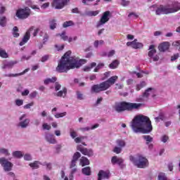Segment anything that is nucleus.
Wrapping results in <instances>:
<instances>
[{
    "instance_id": "f8f14e48",
    "label": "nucleus",
    "mask_w": 180,
    "mask_h": 180,
    "mask_svg": "<svg viewBox=\"0 0 180 180\" xmlns=\"http://www.w3.org/2000/svg\"><path fill=\"white\" fill-rule=\"evenodd\" d=\"M77 150H78V151H80V153H82V154H83L84 155H88V157H92V155H94V151L92 150V149L84 148L82 147V145H78L77 146Z\"/></svg>"
},
{
    "instance_id": "2eb2a0df",
    "label": "nucleus",
    "mask_w": 180,
    "mask_h": 180,
    "mask_svg": "<svg viewBox=\"0 0 180 180\" xmlns=\"http://www.w3.org/2000/svg\"><path fill=\"white\" fill-rule=\"evenodd\" d=\"M68 3V0H54L52 5L55 9H63Z\"/></svg>"
},
{
    "instance_id": "a878e982",
    "label": "nucleus",
    "mask_w": 180,
    "mask_h": 180,
    "mask_svg": "<svg viewBox=\"0 0 180 180\" xmlns=\"http://www.w3.org/2000/svg\"><path fill=\"white\" fill-rule=\"evenodd\" d=\"M29 165L32 169H39V168H40V165H43V164H41V162L40 161H34L30 163Z\"/></svg>"
},
{
    "instance_id": "58836bf2",
    "label": "nucleus",
    "mask_w": 180,
    "mask_h": 180,
    "mask_svg": "<svg viewBox=\"0 0 180 180\" xmlns=\"http://www.w3.org/2000/svg\"><path fill=\"white\" fill-rule=\"evenodd\" d=\"M146 85H147L146 82H144V81L141 82L139 84H138L136 85V91H140V89L144 88V86H146Z\"/></svg>"
},
{
    "instance_id": "393cba45",
    "label": "nucleus",
    "mask_w": 180,
    "mask_h": 180,
    "mask_svg": "<svg viewBox=\"0 0 180 180\" xmlns=\"http://www.w3.org/2000/svg\"><path fill=\"white\" fill-rule=\"evenodd\" d=\"M154 92H155V90L154 89L148 88L143 93V98H148V96H154Z\"/></svg>"
},
{
    "instance_id": "a211bd4d",
    "label": "nucleus",
    "mask_w": 180,
    "mask_h": 180,
    "mask_svg": "<svg viewBox=\"0 0 180 180\" xmlns=\"http://www.w3.org/2000/svg\"><path fill=\"white\" fill-rule=\"evenodd\" d=\"M33 27H30L24 35L22 41L20 42V46H25L27 41H29L30 39V32H32Z\"/></svg>"
},
{
    "instance_id": "aec40b11",
    "label": "nucleus",
    "mask_w": 180,
    "mask_h": 180,
    "mask_svg": "<svg viewBox=\"0 0 180 180\" xmlns=\"http://www.w3.org/2000/svg\"><path fill=\"white\" fill-rule=\"evenodd\" d=\"M110 175V172L109 171H103L100 170L98 176V180H102V179H109V176Z\"/></svg>"
},
{
    "instance_id": "c85d7f7f",
    "label": "nucleus",
    "mask_w": 180,
    "mask_h": 180,
    "mask_svg": "<svg viewBox=\"0 0 180 180\" xmlns=\"http://www.w3.org/2000/svg\"><path fill=\"white\" fill-rule=\"evenodd\" d=\"M12 155L15 158H23V152L19 151V150H15V151L13 152Z\"/></svg>"
},
{
    "instance_id": "6ab92c4d",
    "label": "nucleus",
    "mask_w": 180,
    "mask_h": 180,
    "mask_svg": "<svg viewBox=\"0 0 180 180\" xmlns=\"http://www.w3.org/2000/svg\"><path fill=\"white\" fill-rule=\"evenodd\" d=\"M117 79V76H112L110 79H108L107 81L103 82L106 88V89H109L115 82H116V80Z\"/></svg>"
},
{
    "instance_id": "5701e85b",
    "label": "nucleus",
    "mask_w": 180,
    "mask_h": 180,
    "mask_svg": "<svg viewBox=\"0 0 180 180\" xmlns=\"http://www.w3.org/2000/svg\"><path fill=\"white\" fill-rule=\"evenodd\" d=\"M111 162L112 165H115L117 164V165L122 166V164H123V159L122 158H119L117 156H113L111 159Z\"/></svg>"
},
{
    "instance_id": "7ed1b4c3",
    "label": "nucleus",
    "mask_w": 180,
    "mask_h": 180,
    "mask_svg": "<svg viewBox=\"0 0 180 180\" xmlns=\"http://www.w3.org/2000/svg\"><path fill=\"white\" fill-rule=\"evenodd\" d=\"M143 103H127V102H120L116 103L114 109L117 113H120L122 112H124V110H136L137 109H140Z\"/></svg>"
},
{
    "instance_id": "ea45409f",
    "label": "nucleus",
    "mask_w": 180,
    "mask_h": 180,
    "mask_svg": "<svg viewBox=\"0 0 180 180\" xmlns=\"http://www.w3.org/2000/svg\"><path fill=\"white\" fill-rule=\"evenodd\" d=\"M70 136L72 139H75L78 136V134L77 133V131H75L73 128L70 129Z\"/></svg>"
},
{
    "instance_id": "79ce46f5",
    "label": "nucleus",
    "mask_w": 180,
    "mask_h": 180,
    "mask_svg": "<svg viewBox=\"0 0 180 180\" xmlns=\"http://www.w3.org/2000/svg\"><path fill=\"white\" fill-rule=\"evenodd\" d=\"M0 26H1V27L6 26V17L2 16L0 18Z\"/></svg>"
},
{
    "instance_id": "412c9836",
    "label": "nucleus",
    "mask_w": 180,
    "mask_h": 180,
    "mask_svg": "<svg viewBox=\"0 0 180 180\" xmlns=\"http://www.w3.org/2000/svg\"><path fill=\"white\" fill-rule=\"evenodd\" d=\"M75 171H77V169H73L72 170V173L69 176H65V173L64 172L63 170L60 172V176L61 179L63 180H74V176H72L73 174L75 173Z\"/></svg>"
},
{
    "instance_id": "6e6d98bb",
    "label": "nucleus",
    "mask_w": 180,
    "mask_h": 180,
    "mask_svg": "<svg viewBox=\"0 0 180 180\" xmlns=\"http://www.w3.org/2000/svg\"><path fill=\"white\" fill-rule=\"evenodd\" d=\"M24 160H25V161H32V155L29 153H26L24 155Z\"/></svg>"
},
{
    "instance_id": "69168bd1",
    "label": "nucleus",
    "mask_w": 180,
    "mask_h": 180,
    "mask_svg": "<svg viewBox=\"0 0 180 180\" xmlns=\"http://www.w3.org/2000/svg\"><path fill=\"white\" fill-rule=\"evenodd\" d=\"M34 105V103L33 102L26 104L25 105H24V109H30V108Z\"/></svg>"
},
{
    "instance_id": "5fc2aeb1",
    "label": "nucleus",
    "mask_w": 180,
    "mask_h": 180,
    "mask_svg": "<svg viewBox=\"0 0 180 180\" xmlns=\"http://www.w3.org/2000/svg\"><path fill=\"white\" fill-rule=\"evenodd\" d=\"M72 25H74L72 21H66L63 23V27H69V26H72Z\"/></svg>"
},
{
    "instance_id": "a18cd8bd",
    "label": "nucleus",
    "mask_w": 180,
    "mask_h": 180,
    "mask_svg": "<svg viewBox=\"0 0 180 180\" xmlns=\"http://www.w3.org/2000/svg\"><path fill=\"white\" fill-rule=\"evenodd\" d=\"M87 16H96L97 15H99V11H90L86 12Z\"/></svg>"
},
{
    "instance_id": "c03bdc74",
    "label": "nucleus",
    "mask_w": 180,
    "mask_h": 180,
    "mask_svg": "<svg viewBox=\"0 0 180 180\" xmlns=\"http://www.w3.org/2000/svg\"><path fill=\"white\" fill-rule=\"evenodd\" d=\"M56 36H60L64 41H67L68 40V36H67L65 32H63L61 34H57Z\"/></svg>"
},
{
    "instance_id": "680f3d73",
    "label": "nucleus",
    "mask_w": 180,
    "mask_h": 180,
    "mask_svg": "<svg viewBox=\"0 0 180 180\" xmlns=\"http://www.w3.org/2000/svg\"><path fill=\"white\" fill-rule=\"evenodd\" d=\"M55 47L58 51H61V50L64 49V44L56 45Z\"/></svg>"
},
{
    "instance_id": "4468645a",
    "label": "nucleus",
    "mask_w": 180,
    "mask_h": 180,
    "mask_svg": "<svg viewBox=\"0 0 180 180\" xmlns=\"http://www.w3.org/2000/svg\"><path fill=\"white\" fill-rule=\"evenodd\" d=\"M106 86H105L103 82L100 84H95L91 86L92 94H98V92H102V91H106Z\"/></svg>"
},
{
    "instance_id": "423d86ee",
    "label": "nucleus",
    "mask_w": 180,
    "mask_h": 180,
    "mask_svg": "<svg viewBox=\"0 0 180 180\" xmlns=\"http://www.w3.org/2000/svg\"><path fill=\"white\" fill-rule=\"evenodd\" d=\"M126 141L124 139H119L115 141V146L114 147L112 151L115 154H120L123 148L126 147Z\"/></svg>"
},
{
    "instance_id": "72a5a7b5",
    "label": "nucleus",
    "mask_w": 180,
    "mask_h": 180,
    "mask_svg": "<svg viewBox=\"0 0 180 180\" xmlns=\"http://www.w3.org/2000/svg\"><path fill=\"white\" fill-rule=\"evenodd\" d=\"M57 81L56 77L48 78L46 79L44 82L45 85H49V84H52L53 82H56Z\"/></svg>"
},
{
    "instance_id": "473e14b6",
    "label": "nucleus",
    "mask_w": 180,
    "mask_h": 180,
    "mask_svg": "<svg viewBox=\"0 0 180 180\" xmlns=\"http://www.w3.org/2000/svg\"><path fill=\"white\" fill-rule=\"evenodd\" d=\"M96 63H91L90 64V65L85 66L83 70L86 72H88L91 71V70H92V68H94V67H96Z\"/></svg>"
},
{
    "instance_id": "f3484780",
    "label": "nucleus",
    "mask_w": 180,
    "mask_h": 180,
    "mask_svg": "<svg viewBox=\"0 0 180 180\" xmlns=\"http://www.w3.org/2000/svg\"><path fill=\"white\" fill-rule=\"evenodd\" d=\"M15 64H18V61H16V60H10V61L4 60L1 68L3 70H6V68H8V69L13 68V65H15Z\"/></svg>"
},
{
    "instance_id": "0e129e2a",
    "label": "nucleus",
    "mask_w": 180,
    "mask_h": 180,
    "mask_svg": "<svg viewBox=\"0 0 180 180\" xmlns=\"http://www.w3.org/2000/svg\"><path fill=\"white\" fill-rule=\"evenodd\" d=\"M128 18H139V15L136 13H130L129 15H128Z\"/></svg>"
},
{
    "instance_id": "13d9d810",
    "label": "nucleus",
    "mask_w": 180,
    "mask_h": 180,
    "mask_svg": "<svg viewBox=\"0 0 180 180\" xmlns=\"http://www.w3.org/2000/svg\"><path fill=\"white\" fill-rule=\"evenodd\" d=\"M79 157H81V153L76 152L73 155L72 160L75 161H78V158H79Z\"/></svg>"
},
{
    "instance_id": "a19ab883",
    "label": "nucleus",
    "mask_w": 180,
    "mask_h": 180,
    "mask_svg": "<svg viewBox=\"0 0 180 180\" xmlns=\"http://www.w3.org/2000/svg\"><path fill=\"white\" fill-rule=\"evenodd\" d=\"M160 141H162V143H168V141H169V136H168V135H162L160 136Z\"/></svg>"
},
{
    "instance_id": "7c9ffc66",
    "label": "nucleus",
    "mask_w": 180,
    "mask_h": 180,
    "mask_svg": "<svg viewBox=\"0 0 180 180\" xmlns=\"http://www.w3.org/2000/svg\"><path fill=\"white\" fill-rule=\"evenodd\" d=\"M117 67H119V60H113V61L109 65V68H110L111 70H115V68H117Z\"/></svg>"
},
{
    "instance_id": "603ef678",
    "label": "nucleus",
    "mask_w": 180,
    "mask_h": 180,
    "mask_svg": "<svg viewBox=\"0 0 180 180\" xmlns=\"http://www.w3.org/2000/svg\"><path fill=\"white\" fill-rule=\"evenodd\" d=\"M120 2L122 6H129L130 5V1L127 0H120Z\"/></svg>"
},
{
    "instance_id": "e2e57ef3",
    "label": "nucleus",
    "mask_w": 180,
    "mask_h": 180,
    "mask_svg": "<svg viewBox=\"0 0 180 180\" xmlns=\"http://www.w3.org/2000/svg\"><path fill=\"white\" fill-rule=\"evenodd\" d=\"M37 91H32L31 94H30V98L31 99H34L36 96H37Z\"/></svg>"
},
{
    "instance_id": "bf43d9fd",
    "label": "nucleus",
    "mask_w": 180,
    "mask_h": 180,
    "mask_svg": "<svg viewBox=\"0 0 180 180\" xmlns=\"http://www.w3.org/2000/svg\"><path fill=\"white\" fill-rule=\"evenodd\" d=\"M115 53H116V51H115V50H111L108 53H105L103 56H107V57H113V56H115Z\"/></svg>"
},
{
    "instance_id": "6e6552de",
    "label": "nucleus",
    "mask_w": 180,
    "mask_h": 180,
    "mask_svg": "<svg viewBox=\"0 0 180 180\" xmlns=\"http://www.w3.org/2000/svg\"><path fill=\"white\" fill-rule=\"evenodd\" d=\"M110 19V11H108L104 12L100 20L97 23L96 27H101V26L105 25V23H108Z\"/></svg>"
},
{
    "instance_id": "774afa93",
    "label": "nucleus",
    "mask_w": 180,
    "mask_h": 180,
    "mask_svg": "<svg viewBox=\"0 0 180 180\" xmlns=\"http://www.w3.org/2000/svg\"><path fill=\"white\" fill-rule=\"evenodd\" d=\"M173 47H179L180 46V40L176 41L172 43Z\"/></svg>"
},
{
    "instance_id": "f03ea898",
    "label": "nucleus",
    "mask_w": 180,
    "mask_h": 180,
    "mask_svg": "<svg viewBox=\"0 0 180 180\" xmlns=\"http://www.w3.org/2000/svg\"><path fill=\"white\" fill-rule=\"evenodd\" d=\"M131 127L134 133H143L148 134L153 131V125L150 118L146 115H136L131 123Z\"/></svg>"
},
{
    "instance_id": "8fccbe9b",
    "label": "nucleus",
    "mask_w": 180,
    "mask_h": 180,
    "mask_svg": "<svg viewBox=\"0 0 180 180\" xmlns=\"http://www.w3.org/2000/svg\"><path fill=\"white\" fill-rule=\"evenodd\" d=\"M143 139L146 140V144H150L153 141V137L148 135L143 136Z\"/></svg>"
},
{
    "instance_id": "09e8293b",
    "label": "nucleus",
    "mask_w": 180,
    "mask_h": 180,
    "mask_svg": "<svg viewBox=\"0 0 180 180\" xmlns=\"http://www.w3.org/2000/svg\"><path fill=\"white\" fill-rule=\"evenodd\" d=\"M134 74L136 75L137 78H142L143 74H148V72H132V75H134Z\"/></svg>"
},
{
    "instance_id": "c756f323",
    "label": "nucleus",
    "mask_w": 180,
    "mask_h": 180,
    "mask_svg": "<svg viewBox=\"0 0 180 180\" xmlns=\"http://www.w3.org/2000/svg\"><path fill=\"white\" fill-rule=\"evenodd\" d=\"M80 165L85 167V165H89V160L86 157H82L80 159Z\"/></svg>"
},
{
    "instance_id": "49530a36",
    "label": "nucleus",
    "mask_w": 180,
    "mask_h": 180,
    "mask_svg": "<svg viewBox=\"0 0 180 180\" xmlns=\"http://www.w3.org/2000/svg\"><path fill=\"white\" fill-rule=\"evenodd\" d=\"M0 154H4V155H11L9 150L5 148H0Z\"/></svg>"
},
{
    "instance_id": "dca6fc26",
    "label": "nucleus",
    "mask_w": 180,
    "mask_h": 180,
    "mask_svg": "<svg viewBox=\"0 0 180 180\" xmlns=\"http://www.w3.org/2000/svg\"><path fill=\"white\" fill-rule=\"evenodd\" d=\"M45 140H46L49 144H57L56 136H54L53 134L49 132L45 133Z\"/></svg>"
},
{
    "instance_id": "bb28decb",
    "label": "nucleus",
    "mask_w": 180,
    "mask_h": 180,
    "mask_svg": "<svg viewBox=\"0 0 180 180\" xmlns=\"http://www.w3.org/2000/svg\"><path fill=\"white\" fill-rule=\"evenodd\" d=\"M39 36L43 37V44H45L49 41V34L46 33L44 31H41L39 33Z\"/></svg>"
},
{
    "instance_id": "3c124183",
    "label": "nucleus",
    "mask_w": 180,
    "mask_h": 180,
    "mask_svg": "<svg viewBox=\"0 0 180 180\" xmlns=\"http://www.w3.org/2000/svg\"><path fill=\"white\" fill-rule=\"evenodd\" d=\"M64 116H67V112L55 114V117L56 119H60V117H64Z\"/></svg>"
},
{
    "instance_id": "1a4fd4ad",
    "label": "nucleus",
    "mask_w": 180,
    "mask_h": 180,
    "mask_svg": "<svg viewBox=\"0 0 180 180\" xmlns=\"http://www.w3.org/2000/svg\"><path fill=\"white\" fill-rule=\"evenodd\" d=\"M0 164L6 172H9V171H11L12 167H13L12 162L7 160V159L5 158H0Z\"/></svg>"
},
{
    "instance_id": "de8ad7c7",
    "label": "nucleus",
    "mask_w": 180,
    "mask_h": 180,
    "mask_svg": "<svg viewBox=\"0 0 180 180\" xmlns=\"http://www.w3.org/2000/svg\"><path fill=\"white\" fill-rule=\"evenodd\" d=\"M0 57H1V58H8V56L6 50L0 49Z\"/></svg>"
},
{
    "instance_id": "39448f33",
    "label": "nucleus",
    "mask_w": 180,
    "mask_h": 180,
    "mask_svg": "<svg viewBox=\"0 0 180 180\" xmlns=\"http://www.w3.org/2000/svg\"><path fill=\"white\" fill-rule=\"evenodd\" d=\"M129 160L138 168H146V167H148V160L141 155H139L136 157L130 156Z\"/></svg>"
},
{
    "instance_id": "0eeeda50",
    "label": "nucleus",
    "mask_w": 180,
    "mask_h": 180,
    "mask_svg": "<svg viewBox=\"0 0 180 180\" xmlns=\"http://www.w3.org/2000/svg\"><path fill=\"white\" fill-rule=\"evenodd\" d=\"M30 8H29V7H25L24 8L17 10L15 16H17L18 19H27V17L30 16Z\"/></svg>"
},
{
    "instance_id": "f704fd0d",
    "label": "nucleus",
    "mask_w": 180,
    "mask_h": 180,
    "mask_svg": "<svg viewBox=\"0 0 180 180\" xmlns=\"http://www.w3.org/2000/svg\"><path fill=\"white\" fill-rule=\"evenodd\" d=\"M82 173L84 175L89 176L91 175V167H86L82 169Z\"/></svg>"
},
{
    "instance_id": "c9c22d12",
    "label": "nucleus",
    "mask_w": 180,
    "mask_h": 180,
    "mask_svg": "<svg viewBox=\"0 0 180 180\" xmlns=\"http://www.w3.org/2000/svg\"><path fill=\"white\" fill-rule=\"evenodd\" d=\"M158 180H170L168 179V177H167V175L165 174V173H162V172L159 173L158 176Z\"/></svg>"
},
{
    "instance_id": "37998d69",
    "label": "nucleus",
    "mask_w": 180,
    "mask_h": 180,
    "mask_svg": "<svg viewBox=\"0 0 180 180\" xmlns=\"http://www.w3.org/2000/svg\"><path fill=\"white\" fill-rule=\"evenodd\" d=\"M13 37H19V29L18 28V27H14L13 28Z\"/></svg>"
},
{
    "instance_id": "20e7f679",
    "label": "nucleus",
    "mask_w": 180,
    "mask_h": 180,
    "mask_svg": "<svg viewBox=\"0 0 180 180\" xmlns=\"http://www.w3.org/2000/svg\"><path fill=\"white\" fill-rule=\"evenodd\" d=\"M180 11V4L174 2L172 5L160 6L156 10V15H168V13H174Z\"/></svg>"
},
{
    "instance_id": "9d476101",
    "label": "nucleus",
    "mask_w": 180,
    "mask_h": 180,
    "mask_svg": "<svg viewBox=\"0 0 180 180\" xmlns=\"http://www.w3.org/2000/svg\"><path fill=\"white\" fill-rule=\"evenodd\" d=\"M27 115L22 114L19 117V123L18 124V127H21V129H26L29 126V123H30V120L29 118H26Z\"/></svg>"
},
{
    "instance_id": "4c0bfd02",
    "label": "nucleus",
    "mask_w": 180,
    "mask_h": 180,
    "mask_svg": "<svg viewBox=\"0 0 180 180\" xmlns=\"http://www.w3.org/2000/svg\"><path fill=\"white\" fill-rule=\"evenodd\" d=\"M105 44V41H103V40H96L94 43V46L96 49H98V47H99V46H103V44Z\"/></svg>"
},
{
    "instance_id": "9b49d317",
    "label": "nucleus",
    "mask_w": 180,
    "mask_h": 180,
    "mask_svg": "<svg viewBox=\"0 0 180 180\" xmlns=\"http://www.w3.org/2000/svg\"><path fill=\"white\" fill-rule=\"evenodd\" d=\"M149 51L148 56L150 58H152L153 61H158L160 60V56L155 55L157 53V50L155 49V45H150L148 49Z\"/></svg>"
},
{
    "instance_id": "864d4df0",
    "label": "nucleus",
    "mask_w": 180,
    "mask_h": 180,
    "mask_svg": "<svg viewBox=\"0 0 180 180\" xmlns=\"http://www.w3.org/2000/svg\"><path fill=\"white\" fill-rule=\"evenodd\" d=\"M42 129H43V130H51V125H50L47 123H44L42 124Z\"/></svg>"
},
{
    "instance_id": "f257e3e1",
    "label": "nucleus",
    "mask_w": 180,
    "mask_h": 180,
    "mask_svg": "<svg viewBox=\"0 0 180 180\" xmlns=\"http://www.w3.org/2000/svg\"><path fill=\"white\" fill-rule=\"evenodd\" d=\"M86 64V60L79 59L77 57H71V51H68L62 57L56 68L58 72H67L69 70L79 68L81 65Z\"/></svg>"
},
{
    "instance_id": "4d7b16f0",
    "label": "nucleus",
    "mask_w": 180,
    "mask_h": 180,
    "mask_svg": "<svg viewBox=\"0 0 180 180\" xmlns=\"http://www.w3.org/2000/svg\"><path fill=\"white\" fill-rule=\"evenodd\" d=\"M105 66V65L103 63H99L96 68L94 69V72H98V71H99V70H101V68H103V67Z\"/></svg>"
},
{
    "instance_id": "2f4dec72",
    "label": "nucleus",
    "mask_w": 180,
    "mask_h": 180,
    "mask_svg": "<svg viewBox=\"0 0 180 180\" xmlns=\"http://www.w3.org/2000/svg\"><path fill=\"white\" fill-rule=\"evenodd\" d=\"M29 72V68L25 69L22 72L17 73V74H9L7 75L6 77H19L20 75H24V74H26V72Z\"/></svg>"
},
{
    "instance_id": "4be33fe9",
    "label": "nucleus",
    "mask_w": 180,
    "mask_h": 180,
    "mask_svg": "<svg viewBox=\"0 0 180 180\" xmlns=\"http://www.w3.org/2000/svg\"><path fill=\"white\" fill-rule=\"evenodd\" d=\"M169 42L168 41H165V42H162L161 43L159 46H158V49L160 51H167V50L169 49Z\"/></svg>"
},
{
    "instance_id": "052dcab7",
    "label": "nucleus",
    "mask_w": 180,
    "mask_h": 180,
    "mask_svg": "<svg viewBox=\"0 0 180 180\" xmlns=\"http://www.w3.org/2000/svg\"><path fill=\"white\" fill-rule=\"evenodd\" d=\"M15 103L16 106H22V105H23V100L16 99L15 101Z\"/></svg>"
},
{
    "instance_id": "ddd939ff",
    "label": "nucleus",
    "mask_w": 180,
    "mask_h": 180,
    "mask_svg": "<svg viewBox=\"0 0 180 180\" xmlns=\"http://www.w3.org/2000/svg\"><path fill=\"white\" fill-rule=\"evenodd\" d=\"M127 46L128 47H131L132 49H134V50H139V49H143V47H144L143 43L138 42L137 39H134L132 41H128L127 43Z\"/></svg>"
},
{
    "instance_id": "e433bc0d",
    "label": "nucleus",
    "mask_w": 180,
    "mask_h": 180,
    "mask_svg": "<svg viewBox=\"0 0 180 180\" xmlns=\"http://www.w3.org/2000/svg\"><path fill=\"white\" fill-rule=\"evenodd\" d=\"M56 20H51L49 22V27L51 30H54V29H56V27H57V22H56Z\"/></svg>"
},
{
    "instance_id": "b1692460",
    "label": "nucleus",
    "mask_w": 180,
    "mask_h": 180,
    "mask_svg": "<svg viewBox=\"0 0 180 180\" xmlns=\"http://www.w3.org/2000/svg\"><path fill=\"white\" fill-rule=\"evenodd\" d=\"M99 127V124H95L94 125L91 127H81L79 129L80 131H82V133H85V131H89V130H95V129H98Z\"/></svg>"
},
{
    "instance_id": "cd10ccee",
    "label": "nucleus",
    "mask_w": 180,
    "mask_h": 180,
    "mask_svg": "<svg viewBox=\"0 0 180 180\" xmlns=\"http://www.w3.org/2000/svg\"><path fill=\"white\" fill-rule=\"evenodd\" d=\"M56 96H59L60 98H65V96H67V88L63 87L62 90L59 91L56 94Z\"/></svg>"
},
{
    "instance_id": "338daca9",
    "label": "nucleus",
    "mask_w": 180,
    "mask_h": 180,
    "mask_svg": "<svg viewBox=\"0 0 180 180\" xmlns=\"http://www.w3.org/2000/svg\"><path fill=\"white\" fill-rule=\"evenodd\" d=\"M74 140L76 143H81V141H82V140H84V136H79V137L75 138Z\"/></svg>"
}]
</instances>
